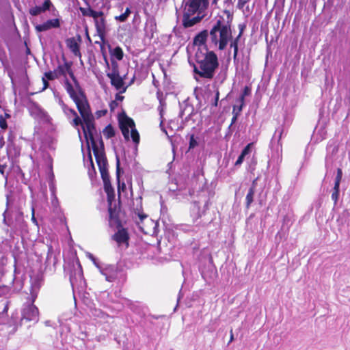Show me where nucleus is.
I'll return each instance as SVG.
<instances>
[{"instance_id":"1","label":"nucleus","mask_w":350,"mask_h":350,"mask_svg":"<svg viewBox=\"0 0 350 350\" xmlns=\"http://www.w3.org/2000/svg\"><path fill=\"white\" fill-rule=\"evenodd\" d=\"M188 62L197 81L198 78L212 79L219 66L217 54L209 49L196 51L193 59L188 57Z\"/></svg>"},{"instance_id":"2","label":"nucleus","mask_w":350,"mask_h":350,"mask_svg":"<svg viewBox=\"0 0 350 350\" xmlns=\"http://www.w3.org/2000/svg\"><path fill=\"white\" fill-rule=\"evenodd\" d=\"M216 18L209 31L210 40L219 51H224L232 40V24L225 23L222 16H217Z\"/></svg>"},{"instance_id":"3","label":"nucleus","mask_w":350,"mask_h":350,"mask_svg":"<svg viewBox=\"0 0 350 350\" xmlns=\"http://www.w3.org/2000/svg\"><path fill=\"white\" fill-rule=\"evenodd\" d=\"M78 111L82 120V124H80L79 126H81L85 139L87 150H88V146L91 148L90 145L96 144V137H98L99 133L97 132L94 117L90 106L83 109H80L79 107Z\"/></svg>"},{"instance_id":"4","label":"nucleus","mask_w":350,"mask_h":350,"mask_svg":"<svg viewBox=\"0 0 350 350\" xmlns=\"http://www.w3.org/2000/svg\"><path fill=\"white\" fill-rule=\"evenodd\" d=\"M31 297L29 301L24 303L21 310V317H18V313L12 314L11 317V322L16 327L18 326V321H19V325H26L30 327L34 325L39 321V310L38 308L33 304Z\"/></svg>"},{"instance_id":"5","label":"nucleus","mask_w":350,"mask_h":350,"mask_svg":"<svg viewBox=\"0 0 350 350\" xmlns=\"http://www.w3.org/2000/svg\"><path fill=\"white\" fill-rule=\"evenodd\" d=\"M70 77L73 81L74 85L78 92L79 95H77L72 85L67 78H66L64 81V87L70 98L76 104L77 109L79 110V107L80 109L90 107V105L88 102L87 96L74 73H70Z\"/></svg>"},{"instance_id":"6","label":"nucleus","mask_w":350,"mask_h":350,"mask_svg":"<svg viewBox=\"0 0 350 350\" xmlns=\"http://www.w3.org/2000/svg\"><path fill=\"white\" fill-rule=\"evenodd\" d=\"M64 272L68 273L69 280L73 291L75 288L84 290L86 288V282L83 276L82 266L79 258L76 261L68 262L64 267Z\"/></svg>"},{"instance_id":"7","label":"nucleus","mask_w":350,"mask_h":350,"mask_svg":"<svg viewBox=\"0 0 350 350\" xmlns=\"http://www.w3.org/2000/svg\"><path fill=\"white\" fill-rule=\"evenodd\" d=\"M10 198L9 196H7L6 209L3 213V224L10 228V234L24 230L27 226L24 221L23 213L21 211L16 213L14 221L12 217V213L8 210Z\"/></svg>"},{"instance_id":"8","label":"nucleus","mask_w":350,"mask_h":350,"mask_svg":"<svg viewBox=\"0 0 350 350\" xmlns=\"http://www.w3.org/2000/svg\"><path fill=\"white\" fill-rule=\"evenodd\" d=\"M209 204V200H206L204 202L203 208L201 210V206L199 201H193L192 202V206L191 208V216L193 218V222L196 223L197 226L206 227L212 223L213 220V218L203 219L198 222V220L199 219L206 215V211L208 209Z\"/></svg>"},{"instance_id":"9","label":"nucleus","mask_w":350,"mask_h":350,"mask_svg":"<svg viewBox=\"0 0 350 350\" xmlns=\"http://www.w3.org/2000/svg\"><path fill=\"white\" fill-rule=\"evenodd\" d=\"M108 217V226L110 228L115 230V228H120L123 226V222L121 219V215L124 214V211L122 210L121 199H118L117 203H114L113 207H107Z\"/></svg>"},{"instance_id":"10","label":"nucleus","mask_w":350,"mask_h":350,"mask_svg":"<svg viewBox=\"0 0 350 350\" xmlns=\"http://www.w3.org/2000/svg\"><path fill=\"white\" fill-rule=\"evenodd\" d=\"M100 272L105 276V280L110 282L124 276L122 267L118 265L104 264Z\"/></svg>"},{"instance_id":"11","label":"nucleus","mask_w":350,"mask_h":350,"mask_svg":"<svg viewBox=\"0 0 350 350\" xmlns=\"http://www.w3.org/2000/svg\"><path fill=\"white\" fill-rule=\"evenodd\" d=\"M207 263L200 267V271L202 278L207 282H212L217 275V269L213 265L212 256L208 254L206 257Z\"/></svg>"},{"instance_id":"12","label":"nucleus","mask_w":350,"mask_h":350,"mask_svg":"<svg viewBox=\"0 0 350 350\" xmlns=\"http://www.w3.org/2000/svg\"><path fill=\"white\" fill-rule=\"evenodd\" d=\"M208 0H183L184 10L201 14L208 7Z\"/></svg>"},{"instance_id":"13","label":"nucleus","mask_w":350,"mask_h":350,"mask_svg":"<svg viewBox=\"0 0 350 350\" xmlns=\"http://www.w3.org/2000/svg\"><path fill=\"white\" fill-rule=\"evenodd\" d=\"M209 36V31L207 29H203L198 33L193 38V48L196 51H207L209 49L207 45V40Z\"/></svg>"},{"instance_id":"14","label":"nucleus","mask_w":350,"mask_h":350,"mask_svg":"<svg viewBox=\"0 0 350 350\" xmlns=\"http://www.w3.org/2000/svg\"><path fill=\"white\" fill-rule=\"evenodd\" d=\"M117 231L111 236V239L115 241L119 246L125 245L126 248L129 247L130 235L128 229L123 226L120 228H115Z\"/></svg>"},{"instance_id":"15","label":"nucleus","mask_w":350,"mask_h":350,"mask_svg":"<svg viewBox=\"0 0 350 350\" xmlns=\"http://www.w3.org/2000/svg\"><path fill=\"white\" fill-rule=\"evenodd\" d=\"M204 14H198L188 11H183V26L184 28H189L199 23L204 17Z\"/></svg>"},{"instance_id":"16","label":"nucleus","mask_w":350,"mask_h":350,"mask_svg":"<svg viewBox=\"0 0 350 350\" xmlns=\"http://www.w3.org/2000/svg\"><path fill=\"white\" fill-rule=\"evenodd\" d=\"M77 130H78L79 137L80 139V141L81 142V150H82V152H83V143L82 137L81 135V131H80L79 129H77ZM87 152H88V159L86 161H85V154H83V161H84L85 165H87V167L88 168V176H89L91 180H92L94 178H95L96 176V168H95V166L94 164L90 147L88 146V150H87ZM83 154H84V152H83Z\"/></svg>"},{"instance_id":"17","label":"nucleus","mask_w":350,"mask_h":350,"mask_svg":"<svg viewBox=\"0 0 350 350\" xmlns=\"http://www.w3.org/2000/svg\"><path fill=\"white\" fill-rule=\"evenodd\" d=\"M44 282L43 273L39 272L31 278V297L32 301H35L38 296V292Z\"/></svg>"},{"instance_id":"18","label":"nucleus","mask_w":350,"mask_h":350,"mask_svg":"<svg viewBox=\"0 0 350 350\" xmlns=\"http://www.w3.org/2000/svg\"><path fill=\"white\" fill-rule=\"evenodd\" d=\"M51 9H53V11L55 10V8L51 0H44L41 5H36L31 8L29 10V13L33 16H36L46 11H50Z\"/></svg>"},{"instance_id":"19","label":"nucleus","mask_w":350,"mask_h":350,"mask_svg":"<svg viewBox=\"0 0 350 350\" xmlns=\"http://www.w3.org/2000/svg\"><path fill=\"white\" fill-rule=\"evenodd\" d=\"M58 263L57 255L55 252L53 246H48L47 254L45 260V267L46 269L49 268L51 270L53 269L55 271L56 269L57 264Z\"/></svg>"},{"instance_id":"20","label":"nucleus","mask_w":350,"mask_h":350,"mask_svg":"<svg viewBox=\"0 0 350 350\" xmlns=\"http://www.w3.org/2000/svg\"><path fill=\"white\" fill-rule=\"evenodd\" d=\"M60 106L64 114L68 118H70V115L74 116V119L71 122V124L73 126L77 127L79 126L80 124H82L81 116L79 117L77 113L74 109L69 108L68 106L66 105L64 101L60 102Z\"/></svg>"},{"instance_id":"21","label":"nucleus","mask_w":350,"mask_h":350,"mask_svg":"<svg viewBox=\"0 0 350 350\" xmlns=\"http://www.w3.org/2000/svg\"><path fill=\"white\" fill-rule=\"evenodd\" d=\"M60 21L59 18L49 19L42 24L35 25V29L37 32H43L53 28H59L60 27Z\"/></svg>"},{"instance_id":"22","label":"nucleus","mask_w":350,"mask_h":350,"mask_svg":"<svg viewBox=\"0 0 350 350\" xmlns=\"http://www.w3.org/2000/svg\"><path fill=\"white\" fill-rule=\"evenodd\" d=\"M338 143L337 140L334 139H331L327 145L326 150H327V155L325 157V167L328 168L329 166V160L336 155L337 152H338Z\"/></svg>"},{"instance_id":"23","label":"nucleus","mask_w":350,"mask_h":350,"mask_svg":"<svg viewBox=\"0 0 350 350\" xmlns=\"http://www.w3.org/2000/svg\"><path fill=\"white\" fill-rule=\"evenodd\" d=\"M157 31V23L154 16H149L146 20L144 32L145 37L150 40L153 38L154 33Z\"/></svg>"},{"instance_id":"24","label":"nucleus","mask_w":350,"mask_h":350,"mask_svg":"<svg viewBox=\"0 0 350 350\" xmlns=\"http://www.w3.org/2000/svg\"><path fill=\"white\" fill-rule=\"evenodd\" d=\"M95 23V27L96 32L102 41L105 40V29H106V20L104 16H98L96 18H93Z\"/></svg>"},{"instance_id":"25","label":"nucleus","mask_w":350,"mask_h":350,"mask_svg":"<svg viewBox=\"0 0 350 350\" xmlns=\"http://www.w3.org/2000/svg\"><path fill=\"white\" fill-rule=\"evenodd\" d=\"M116 180L118 184V197H120V189L124 190L126 189V185L124 182L120 183V177L122 174L124 173L123 169L120 167V161L119 156L118 154L116 155Z\"/></svg>"},{"instance_id":"26","label":"nucleus","mask_w":350,"mask_h":350,"mask_svg":"<svg viewBox=\"0 0 350 350\" xmlns=\"http://www.w3.org/2000/svg\"><path fill=\"white\" fill-rule=\"evenodd\" d=\"M109 78L111 79V85L113 86L116 90H118L120 94L126 92L128 85H124V81H123V78H122L120 75Z\"/></svg>"},{"instance_id":"27","label":"nucleus","mask_w":350,"mask_h":350,"mask_svg":"<svg viewBox=\"0 0 350 350\" xmlns=\"http://www.w3.org/2000/svg\"><path fill=\"white\" fill-rule=\"evenodd\" d=\"M118 124L125 140L129 141L130 139L129 126L128 123H126L125 118H123L122 111L118 114Z\"/></svg>"},{"instance_id":"28","label":"nucleus","mask_w":350,"mask_h":350,"mask_svg":"<svg viewBox=\"0 0 350 350\" xmlns=\"http://www.w3.org/2000/svg\"><path fill=\"white\" fill-rule=\"evenodd\" d=\"M90 146L92 148L93 153L95 157V159H96L97 165L100 166L103 163V164L107 163L108 161H107V159L105 152H98V146H97L96 144H95L94 145H90Z\"/></svg>"},{"instance_id":"29","label":"nucleus","mask_w":350,"mask_h":350,"mask_svg":"<svg viewBox=\"0 0 350 350\" xmlns=\"http://www.w3.org/2000/svg\"><path fill=\"white\" fill-rule=\"evenodd\" d=\"M66 43L67 46L75 56L79 57H81L79 44L76 41L74 37L66 39Z\"/></svg>"},{"instance_id":"30","label":"nucleus","mask_w":350,"mask_h":350,"mask_svg":"<svg viewBox=\"0 0 350 350\" xmlns=\"http://www.w3.org/2000/svg\"><path fill=\"white\" fill-rule=\"evenodd\" d=\"M252 146L253 143H250L243 148L240 155L238 157L237 161L234 163L235 166H240L243 163L245 157L251 153Z\"/></svg>"},{"instance_id":"31","label":"nucleus","mask_w":350,"mask_h":350,"mask_svg":"<svg viewBox=\"0 0 350 350\" xmlns=\"http://www.w3.org/2000/svg\"><path fill=\"white\" fill-rule=\"evenodd\" d=\"M109 52L111 55V58L113 59L122 60L124 57V53L122 48L119 46L112 48L110 44L108 45Z\"/></svg>"},{"instance_id":"32","label":"nucleus","mask_w":350,"mask_h":350,"mask_svg":"<svg viewBox=\"0 0 350 350\" xmlns=\"http://www.w3.org/2000/svg\"><path fill=\"white\" fill-rule=\"evenodd\" d=\"M79 10L84 16L96 18V16L104 15V12L103 11L94 10L90 6L87 8L80 7Z\"/></svg>"},{"instance_id":"33","label":"nucleus","mask_w":350,"mask_h":350,"mask_svg":"<svg viewBox=\"0 0 350 350\" xmlns=\"http://www.w3.org/2000/svg\"><path fill=\"white\" fill-rule=\"evenodd\" d=\"M241 38V37H239V36H237L236 38H234L233 36H232V40L229 41L230 47L231 49H233L234 51L233 59L234 63L238 60L237 55L239 52V42Z\"/></svg>"},{"instance_id":"34","label":"nucleus","mask_w":350,"mask_h":350,"mask_svg":"<svg viewBox=\"0 0 350 350\" xmlns=\"http://www.w3.org/2000/svg\"><path fill=\"white\" fill-rule=\"evenodd\" d=\"M12 279L10 284H12V293H18L23 287V282L21 279H18L14 275H12Z\"/></svg>"},{"instance_id":"35","label":"nucleus","mask_w":350,"mask_h":350,"mask_svg":"<svg viewBox=\"0 0 350 350\" xmlns=\"http://www.w3.org/2000/svg\"><path fill=\"white\" fill-rule=\"evenodd\" d=\"M111 65V72H107V76L108 77L118 76L120 75L119 65L116 59L110 58Z\"/></svg>"},{"instance_id":"36","label":"nucleus","mask_w":350,"mask_h":350,"mask_svg":"<svg viewBox=\"0 0 350 350\" xmlns=\"http://www.w3.org/2000/svg\"><path fill=\"white\" fill-rule=\"evenodd\" d=\"M122 115L123 118H125L126 123H128V126H129V128H131V136L137 133L138 131L135 129V124L134 120L131 118L129 117L124 111H122Z\"/></svg>"},{"instance_id":"37","label":"nucleus","mask_w":350,"mask_h":350,"mask_svg":"<svg viewBox=\"0 0 350 350\" xmlns=\"http://www.w3.org/2000/svg\"><path fill=\"white\" fill-rule=\"evenodd\" d=\"M255 192H256V190L249 188L248 192L245 197V207L247 209L250 207L252 203L254 202V196Z\"/></svg>"},{"instance_id":"38","label":"nucleus","mask_w":350,"mask_h":350,"mask_svg":"<svg viewBox=\"0 0 350 350\" xmlns=\"http://www.w3.org/2000/svg\"><path fill=\"white\" fill-rule=\"evenodd\" d=\"M187 137H189V150L193 149L196 146H198V137H196L193 133L192 134H188Z\"/></svg>"},{"instance_id":"39","label":"nucleus","mask_w":350,"mask_h":350,"mask_svg":"<svg viewBox=\"0 0 350 350\" xmlns=\"http://www.w3.org/2000/svg\"><path fill=\"white\" fill-rule=\"evenodd\" d=\"M103 133L107 139H110L115 136V130L113 126L109 124L103 131Z\"/></svg>"},{"instance_id":"40","label":"nucleus","mask_w":350,"mask_h":350,"mask_svg":"<svg viewBox=\"0 0 350 350\" xmlns=\"http://www.w3.org/2000/svg\"><path fill=\"white\" fill-rule=\"evenodd\" d=\"M12 287L10 285L0 284V297L11 294Z\"/></svg>"},{"instance_id":"41","label":"nucleus","mask_w":350,"mask_h":350,"mask_svg":"<svg viewBox=\"0 0 350 350\" xmlns=\"http://www.w3.org/2000/svg\"><path fill=\"white\" fill-rule=\"evenodd\" d=\"M223 13L226 15V20L225 23L232 24L233 21V8H224Z\"/></svg>"},{"instance_id":"42","label":"nucleus","mask_w":350,"mask_h":350,"mask_svg":"<svg viewBox=\"0 0 350 350\" xmlns=\"http://www.w3.org/2000/svg\"><path fill=\"white\" fill-rule=\"evenodd\" d=\"M157 98L159 101V106L158 107L157 109L159 112L160 118H163V107L165 106L166 103H165L164 99L160 96V94L159 92L157 93Z\"/></svg>"},{"instance_id":"43","label":"nucleus","mask_w":350,"mask_h":350,"mask_svg":"<svg viewBox=\"0 0 350 350\" xmlns=\"http://www.w3.org/2000/svg\"><path fill=\"white\" fill-rule=\"evenodd\" d=\"M283 133H284V126L282 125L276 129L275 133L271 139V142H273L277 139L278 142L279 143L280 140L281 139Z\"/></svg>"},{"instance_id":"44","label":"nucleus","mask_w":350,"mask_h":350,"mask_svg":"<svg viewBox=\"0 0 350 350\" xmlns=\"http://www.w3.org/2000/svg\"><path fill=\"white\" fill-rule=\"evenodd\" d=\"M251 91H252V89L250 86H247V85L245 86L239 98L237 100V102H242V101L245 102V97L250 95Z\"/></svg>"},{"instance_id":"45","label":"nucleus","mask_w":350,"mask_h":350,"mask_svg":"<svg viewBox=\"0 0 350 350\" xmlns=\"http://www.w3.org/2000/svg\"><path fill=\"white\" fill-rule=\"evenodd\" d=\"M292 224H293V221H292L291 216L288 214L285 215L282 219V228H286L287 229H288L290 228V226L292 225Z\"/></svg>"},{"instance_id":"46","label":"nucleus","mask_w":350,"mask_h":350,"mask_svg":"<svg viewBox=\"0 0 350 350\" xmlns=\"http://www.w3.org/2000/svg\"><path fill=\"white\" fill-rule=\"evenodd\" d=\"M89 258L92 261L94 265L100 271L101 267L103 266L104 263L100 262V260L96 258L92 254H88Z\"/></svg>"},{"instance_id":"47","label":"nucleus","mask_w":350,"mask_h":350,"mask_svg":"<svg viewBox=\"0 0 350 350\" xmlns=\"http://www.w3.org/2000/svg\"><path fill=\"white\" fill-rule=\"evenodd\" d=\"M115 191L107 194V207H113L114 203H117L115 202Z\"/></svg>"},{"instance_id":"48","label":"nucleus","mask_w":350,"mask_h":350,"mask_svg":"<svg viewBox=\"0 0 350 350\" xmlns=\"http://www.w3.org/2000/svg\"><path fill=\"white\" fill-rule=\"evenodd\" d=\"M62 59L64 61V64L63 66L65 68L66 73L67 72L69 75L70 73H74L72 70V62L66 61V59L64 57V55L62 56Z\"/></svg>"},{"instance_id":"49","label":"nucleus","mask_w":350,"mask_h":350,"mask_svg":"<svg viewBox=\"0 0 350 350\" xmlns=\"http://www.w3.org/2000/svg\"><path fill=\"white\" fill-rule=\"evenodd\" d=\"M340 187L334 186L333 192L332 193V199L334 202V205L337 204L339 198Z\"/></svg>"},{"instance_id":"50","label":"nucleus","mask_w":350,"mask_h":350,"mask_svg":"<svg viewBox=\"0 0 350 350\" xmlns=\"http://www.w3.org/2000/svg\"><path fill=\"white\" fill-rule=\"evenodd\" d=\"M342 177V171L341 168L337 169V174L335 178L334 185L336 187H340V183Z\"/></svg>"},{"instance_id":"51","label":"nucleus","mask_w":350,"mask_h":350,"mask_svg":"<svg viewBox=\"0 0 350 350\" xmlns=\"http://www.w3.org/2000/svg\"><path fill=\"white\" fill-rule=\"evenodd\" d=\"M46 157L49 161V168L50 171L49 178L52 180L54 178V174L53 172V159L48 153L46 154Z\"/></svg>"},{"instance_id":"52","label":"nucleus","mask_w":350,"mask_h":350,"mask_svg":"<svg viewBox=\"0 0 350 350\" xmlns=\"http://www.w3.org/2000/svg\"><path fill=\"white\" fill-rule=\"evenodd\" d=\"M97 138H98V146L97 145L98 152H105V144H104V142H103V140L102 139V136H101L100 133H99L98 134Z\"/></svg>"},{"instance_id":"53","label":"nucleus","mask_w":350,"mask_h":350,"mask_svg":"<svg viewBox=\"0 0 350 350\" xmlns=\"http://www.w3.org/2000/svg\"><path fill=\"white\" fill-rule=\"evenodd\" d=\"M103 189L107 194L115 191L111 182L103 183Z\"/></svg>"},{"instance_id":"54","label":"nucleus","mask_w":350,"mask_h":350,"mask_svg":"<svg viewBox=\"0 0 350 350\" xmlns=\"http://www.w3.org/2000/svg\"><path fill=\"white\" fill-rule=\"evenodd\" d=\"M54 72L55 74L58 75V77L59 76L66 77V75L65 68L63 65H59L57 68L55 70H54Z\"/></svg>"},{"instance_id":"55","label":"nucleus","mask_w":350,"mask_h":350,"mask_svg":"<svg viewBox=\"0 0 350 350\" xmlns=\"http://www.w3.org/2000/svg\"><path fill=\"white\" fill-rule=\"evenodd\" d=\"M256 164H257V159L256 157H253L249 163V171L250 172V173L254 172V171L256 169Z\"/></svg>"},{"instance_id":"56","label":"nucleus","mask_w":350,"mask_h":350,"mask_svg":"<svg viewBox=\"0 0 350 350\" xmlns=\"http://www.w3.org/2000/svg\"><path fill=\"white\" fill-rule=\"evenodd\" d=\"M236 109H237V107H233V109H232L233 116L231 120V123H230V126H228L229 133L230 132V129H231L232 124L237 122V118L239 116H238V113H235Z\"/></svg>"},{"instance_id":"57","label":"nucleus","mask_w":350,"mask_h":350,"mask_svg":"<svg viewBox=\"0 0 350 350\" xmlns=\"http://www.w3.org/2000/svg\"><path fill=\"white\" fill-rule=\"evenodd\" d=\"M44 77L46 78V80L52 81L58 78V75L55 74L54 71H49L44 73Z\"/></svg>"},{"instance_id":"58","label":"nucleus","mask_w":350,"mask_h":350,"mask_svg":"<svg viewBox=\"0 0 350 350\" xmlns=\"http://www.w3.org/2000/svg\"><path fill=\"white\" fill-rule=\"evenodd\" d=\"M184 103L185 105V107L183 109H181L178 114V117L180 118H183L185 111L187 110L188 108H190L191 111H193V106L188 103V99L185 100Z\"/></svg>"},{"instance_id":"59","label":"nucleus","mask_w":350,"mask_h":350,"mask_svg":"<svg viewBox=\"0 0 350 350\" xmlns=\"http://www.w3.org/2000/svg\"><path fill=\"white\" fill-rule=\"evenodd\" d=\"M323 198L322 197H319L317 200H316L312 204V208H315L316 210H319L323 204Z\"/></svg>"},{"instance_id":"60","label":"nucleus","mask_w":350,"mask_h":350,"mask_svg":"<svg viewBox=\"0 0 350 350\" xmlns=\"http://www.w3.org/2000/svg\"><path fill=\"white\" fill-rule=\"evenodd\" d=\"M246 27H247V25H246L245 23H239L238 25V28H239V34L237 36H239V37H241L242 36L245 29H246Z\"/></svg>"},{"instance_id":"61","label":"nucleus","mask_w":350,"mask_h":350,"mask_svg":"<svg viewBox=\"0 0 350 350\" xmlns=\"http://www.w3.org/2000/svg\"><path fill=\"white\" fill-rule=\"evenodd\" d=\"M100 175L105 174L106 172H109L108 171V162L107 163H103L101 165L98 166Z\"/></svg>"},{"instance_id":"62","label":"nucleus","mask_w":350,"mask_h":350,"mask_svg":"<svg viewBox=\"0 0 350 350\" xmlns=\"http://www.w3.org/2000/svg\"><path fill=\"white\" fill-rule=\"evenodd\" d=\"M0 127L4 130L8 128L6 119L2 115L0 116Z\"/></svg>"},{"instance_id":"63","label":"nucleus","mask_w":350,"mask_h":350,"mask_svg":"<svg viewBox=\"0 0 350 350\" xmlns=\"http://www.w3.org/2000/svg\"><path fill=\"white\" fill-rule=\"evenodd\" d=\"M234 0H224V6L226 8H233Z\"/></svg>"},{"instance_id":"64","label":"nucleus","mask_w":350,"mask_h":350,"mask_svg":"<svg viewBox=\"0 0 350 350\" xmlns=\"http://www.w3.org/2000/svg\"><path fill=\"white\" fill-rule=\"evenodd\" d=\"M127 19H128V17L124 13H122V14H120L119 16H115V20L120 21V22H125L127 21Z\"/></svg>"}]
</instances>
